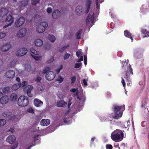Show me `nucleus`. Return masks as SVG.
<instances>
[{"mask_svg":"<svg viewBox=\"0 0 149 149\" xmlns=\"http://www.w3.org/2000/svg\"><path fill=\"white\" fill-rule=\"evenodd\" d=\"M111 137L113 141L119 142L123 139L124 134L121 130L117 129L112 132Z\"/></svg>","mask_w":149,"mask_h":149,"instance_id":"f257e3e1","label":"nucleus"},{"mask_svg":"<svg viewBox=\"0 0 149 149\" xmlns=\"http://www.w3.org/2000/svg\"><path fill=\"white\" fill-rule=\"evenodd\" d=\"M112 108L114 110V115L113 118L116 119H118L121 118L123 112L125 109L124 105L122 106L114 105Z\"/></svg>","mask_w":149,"mask_h":149,"instance_id":"f03ea898","label":"nucleus"},{"mask_svg":"<svg viewBox=\"0 0 149 149\" xmlns=\"http://www.w3.org/2000/svg\"><path fill=\"white\" fill-rule=\"evenodd\" d=\"M49 67H46L43 70L42 73L43 74H45L46 73L45 76L46 79L49 81H51L56 76V74L53 71H49Z\"/></svg>","mask_w":149,"mask_h":149,"instance_id":"7ed1b4c3","label":"nucleus"},{"mask_svg":"<svg viewBox=\"0 0 149 149\" xmlns=\"http://www.w3.org/2000/svg\"><path fill=\"white\" fill-rule=\"evenodd\" d=\"M29 104L28 97L24 95L20 96L17 100V104L20 107H25Z\"/></svg>","mask_w":149,"mask_h":149,"instance_id":"20e7f679","label":"nucleus"},{"mask_svg":"<svg viewBox=\"0 0 149 149\" xmlns=\"http://www.w3.org/2000/svg\"><path fill=\"white\" fill-rule=\"evenodd\" d=\"M132 69L130 64L127 66V70L126 73L125 74L124 78L127 80L128 83H127V86H129L130 85L131 81L130 80V75H133Z\"/></svg>","mask_w":149,"mask_h":149,"instance_id":"39448f33","label":"nucleus"},{"mask_svg":"<svg viewBox=\"0 0 149 149\" xmlns=\"http://www.w3.org/2000/svg\"><path fill=\"white\" fill-rule=\"evenodd\" d=\"M48 26V23L47 22L44 21L40 22L37 28V32L39 33L43 32Z\"/></svg>","mask_w":149,"mask_h":149,"instance_id":"423d86ee","label":"nucleus"},{"mask_svg":"<svg viewBox=\"0 0 149 149\" xmlns=\"http://www.w3.org/2000/svg\"><path fill=\"white\" fill-rule=\"evenodd\" d=\"M25 22V18L23 17H21L18 18L15 22V26L19 28L24 24Z\"/></svg>","mask_w":149,"mask_h":149,"instance_id":"0eeeda50","label":"nucleus"},{"mask_svg":"<svg viewBox=\"0 0 149 149\" xmlns=\"http://www.w3.org/2000/svg\"><path fill=\"white\" fill-rule=\"evenodd\" d=\"M134 57L136 58H139L143 57V51L141 49H136L134 51Z\"/></svg>","mask_w":149,"mask_h":149,"instance_id":"6e6552de","label":"nucleus"},{"mask_svg":"<svg viewBox=\"0 0 149 149\" xmlns=\"http://www.w3.org/2000/svg\"><path fill=\"white\" fill-rule=\"evenodd\" d=\"M33 88V87L31 85H28L24 87V91L25 93H27L28 95L30 97H32V95L31 93V91Z\"/></svg>","mask_w":149,"mask_h":149,"instance_id":"1a4fd4ad","label":"nucleus"},{"mask_svg":"<svg viewBox=\"0 0 149 149\" xmlns=\"http://www.w3.org/2000/svg\"><path fill=\"white\" fill-rule=\"evenodd\" d=\"M27 52V50L26 48H21L17 50L16 54L18 56H21L25 55Z\"/></svg>","mask_w":149,"mask_h":149,"instance_id":"9d476101","label":"nucleus"},{"mask_svg":"<svg viewBox=\"0 0 149 149\" xmlns=\"http://www.w3.org/2000/svg\"><path fill=\"white\" fill-rule=\"evenodd\" d=\"M26 30L25 28H22L20 29L17 33L18 36L22 38L26 35Z\"/></svg>","mask_w":149,"mask_h":149,"instance_id":"9b49d317","label":"nucleus"},{"mask_svg":"<svg viewBox=\"0 0 149 149\" xmlns=\"http://www.w3.org/2000/svg\"><path fill=\"white\" fill-rule=\"evenodd\" d=\"M15 73L13 70H10L7 72L5 74V76L8 78L13 77L15 76Z\"/></svg>","mask_w":149,"mask_h":149,"instance_id":"f8f14e48","label":"nucleus"},{"mask_svg":"<svg viewBox=\"0 0 149 149\" xmlns=\"http://www.w3.org/2000/svg\"><path fill=\"white\" fill-rule=\"evenodd\" d=\"M16 140V137L14 135H10L6 139V141L12 144L14 143Z\"/></svg>","mask_w":149,"mask_h":149,"instance_id":"ddd939ff","label":"nucleus"},{"mask_svg":"<svg viewBox=\"0 0 149 149\" xmlns=\"http://www.w3.org/2000/svg\"><path fill=\"white\" fill-rule=\"evenodd\" d=\"M9 100V97L8 95H4L0 99V103L4 104L7 103Z\"/></svg>","mask_w":149,"mask_h":149,"instance_id":"4468645a","label":"nucleus"},{"mask_svg":"<svg viewBox=\"0 0 149 149\" xmlns=\"http://www.w3.org/2000/svg\"><path fill=\"white\" fill-rule=\"evenodd\" d=\"M11 47L10 45L6 44L1 47V49L3 52H6Z\"/></svg>","mask_w":149,"mask_h":149,"instance_id":"2eb2a0df","label":"nucleus"},{"mask_svg":"<svg viewBox=\"0 0 149 149\" xmlns=\"http://www.w3.org/2000/svg\"><path fill=\"white\" fill-rule=\"evenodd\" d=\"M61 15V12L58 10H55L52 13V17L54 19L59 17Z\"/></svg>","mask_w":149,"mask_h":149,"instance_id":"dca6fc26","label":"nucleus"},{"mask_svg":"<svg viewBox=\"0 0 149 149\" xmlns=\"http://www.w3.org/2000/svg\"><path fill=\"white\" fill-rule=\"evenodd\" d=\"M40 124L42 126H47L50 124V120L49 119H42L40 121Z\"/></svg>","mask_w":149,"mask_h":149,"instance_id":"f3484780","label":"nucleus"},{"mask_svg":"<svg viewBox=\"0 0 149 149\" xmlns=\"http://www.w3.org/2000/svg\"><path fill=\"white\" fill-rule=\"evenodd\" d=\"M91 3L92 0H87L86 3V10L85 12L86 13H88L89 12Z\"/></svg>","mask_w":149,"mask_h":149,"instance_id":"a211bd4d","label":"nucleus"},{"mask_svg":"<svg viewBox=\"0 0 149 149\" xmlns=\"http://www.w3.org/2000/svg\"><path fill=\"white\" fill-rule=\"evenodd\" d=\"M34 102L35 105L37 107H39L43 104V102L42 101L36 98L34 100Z\"/></svg>","mask_w":149,"mask_h":149,"instance_id":"6ab92c4d","label":"nucleus"},{"mask_svg":"<svg viewBox=\"0 0 149 149\" xmlns=\"http://www.w3.org/2000/svg\"><path fill=\"white\" fill-rule=\"evenodd\" d=\"M124 35L126 37L130 39L132 41L133 38L132 36V34L130 32L127 30H125L124 31Z\"/></svg>","mask_w":149,"mask_h":149,"instance_id":"aec40b11","label":"nucleus"},{"mask_svg":"<svg viewBox=\"0 0 149 149\" xmlns=\"http://www.w3.org/2000/svg\"><path fill=\"white\" fill-rule=\"evenodd\" d=\"M83 10V7L81 6H78L76 8V13L79 15L81 14Z\"/></svg>","mask_w":149,"mask_h":149,"instance_id":"412c9836","label":"nucleus"},{"mask_svg":"<svg viewBox=\"0 0 149 149\" xmlns=\"http://www.w3.org/2000/svg\"><path fill=\"white\" fill-rule=\"evenodd\" d=\"M17 97V95L15 93H13L10 95L9 100L11 101H16Z\"/></svg>","mask_w":149,"mask_h":149,"instance_id":"4be33fe9","label":"nucleus"},{"mask_svg":"<svg viewBox=\"0 0 149 149\" xmlns=\"http://www.w3.org/2000/svg\"><path fill=\"white\" fill-rule=\"evenodd\" d=\"M34 43L36 46L40 47L42 45L43 42L41 40L38 39L35 40L34 42Z\"/></svg>","mask_w":149,"mask_h":149,"instance_id":"5701e85b","label":"nucleus"},{"mask_svg":"<svg viewBox=\"0 0 149 149\" xmlns=\"http://www.w3.org/2000/svg\"><path fill=\"white\" fill-rule=\"evenodd\" d=\"M82 31V29H79L76 33L75 36L77 39H81V35Z\"/></svg>","mask_w":149,"mask_h":149,"instance_id":"b1692460","label":"nucleus"},{"mask_svg":"<svg viewBox=\"0 0 149 149\" xmlns=\"http://www.w3.org/2000/svg\"><path fill=\"white\" fill-rule=\"evenodd\" d=\"M141 32L143 34L144 37H148L149 36V30L147 31V30L143 29L142 30Z\"/></svg>","mask_w":149,"mask_h":149,"instance_id":"393cba45","label":"nucleus"},{"mask_svg":"<svg viewBox=\"0 0 149 149\" xmlns=\"http://www.w3.org/2000/svg\"><path fill=\"white\" fill-rule=\"evenodd\" d=\"M66 103H67L65 102L63 100H62L57 103V106L58 107H63Z\"/></svg>","mask_w":149,"mask_h":149,"instance_id":"a878e982","label":"nucleus"},{"mask_svg":"<svg viewBox=\"0 0 149 149\" xmlns=\"http://www.w3.org/2000/svg\"><path fill=\"white\" fill-rule=\"evenodd\" d=\"M47 38L52 42H54L56 40L55 37L53 35H49Z\"/></svg>","mask_w":149,"mask_h":149,"instance_id":"bb28decb","label":"nucleus"},{"mask_svg":"<svg viewBox=\"0 0 149 149\" xmlns=\"http://www.w3.org/2000/svg\"><path fill=\"white\" fill-rule=\"evenodd\" d=\"M11 115V112H9L8 111H4L2 114L3 116L4 117H7Z\"/></svg>","mask_w":149,"mask_h":149,"instance_id":"cd10ccee","label":"nucleus"},{"mask_svg":"<svg viewBox=\"0 0 149 149\" xmlns=\"http://www.w3.org/2000/svg\"><path fill=\"white\" fill-rule=\"evenodd\" d=\"M1 88V89L2 91V93H3L4 95L8 93L10 89V88L8 87H6L3 88Z\"/></svg>","mask_w":149,"mask_h":149,"instance_id":"c85d7f7f","label":"nucleus"},{"mask_svg":"<svg viewBox=\"0 0 149 149\" xmlns=\"http://www.w3.org/2000/svg\"><path fill=\"white\" fill-rule=\"evenodd\" d=\"M44 85L43 84H38L37 86L38 90L39 91H42L44 89Z\"/></svg>","mask_w":149,"mask_h":149,"instance_id":"c756f323","label":"nucleus"},{"mask_svg":"<svg viewBox=\"0 0 149 149\" xmlns=\"http://www.w3.org/2000/svg\"><path fill=\"white\" fill-rule=\"evenodd\" d=\"M20 87L19 85V83L18 84H15L12 86V89L13 91H16Z\"/></svg>","mask_w":149,"mask_h":149,"instance_id":"7c9ffc66","label":"nucleus"},{"mask_svg":"<svg viewBox=\"0 0 149 149\" xmlns=\"http://www.w3.org/2000/svg\"><path fill=\"white\" fill-rule=\"evenodd\" d=\"M30 51L32 53L36 55H38L39 54V52L36 51L33 47H31L30 48Z\"/></svg>","mask_w":149,"mask_h":149,"instance_id":"2f4dec72","label":"nucleus"},{"mask_svg":"<svg viewBox=\"0 0 149 149\" xmlns=\"http://www.w3.org/2000/svg\"><path fill=\"white\" fill-rule=\"evenodd\" d=\"M69 47V45L68 44L67 45L59 49V51L61 53L63 52L65 49Z\"/></svg>","mask_w":149,"mask_h":149,"instance_id":"473e14b6","label":"nucleus"},{"mask_svg":"<svg viewBox=\"0 0 149 149\" xmlns=\"http://www.w3.org/2000/svg\"><path fill=\"white\" fill-rule=\"evenodd\" d=\"M34 20L35 22H39L41 20V17L39 15H36L35 17Z\"/></svg>","mask_w":149,"mask_h":149,"instance_id":"72a5a7b5","label":"nucleus"},{"mask_svg":"<svg viewBox=\"0 0 149 149\" xmlns=\"http://www.w3.org/2000/svg\"><path fill=\"white\" fill-rule=\"evenodd\" d=\"M12 20H13V19L12 16L10 15H8L6 19V21L8 22H9L10 21L11 22Z\"/></svg>","mask_w":149,"mask_h":149,"instance_id":"f704fd0d","label":"nucleus"},{"mask_svg":"<svg viewBox=\"0 0 149 149\" xmlns=\"http://www.w3.org/2000/svg\"><path fill=\"white\" fill-rule=\"evenodd\" d=\"M70 56V54H69L67 52L65 53L63 56L64 59L65 60L68 59Z\"/></svg>","mask_w":149,"mask_h":149,"instance_id":"c9c22d12","label":"nucleus"},{"mask_svg":"<svg viewBox=\"0 0 149 149\" xmlns=\"http://www.w3.org/2000/svg\"><path fill=\"white\" fill-rule=\"evenodd\" d=\"M6 121L4 119H0V127L3 126L6 123Z\"/></svg>","mask_w":149,"mask_h":149,"instance_id":"e433bc0d","label":"nucleus"},{"mask_svg":"<svg viewBox=\"0 0 149 149\" xmlns=\"http://www.w3.org/2000/svg\"><path fill=\"white\" fill-rule=\"evenodd\" d=\"M40 0H31V3L32 5L36 6V5L39 3Z\"/></svg>","mask_w":149,"mask_h":149,"instance_id":"4c0bfd02","label":"nucleus"},{"mask_svg":"<svg viewBox=\"0 0 149 149\" xmlns=\"http://www.w3.org/2000/svg\"><path fill=\"white\" fill-rule=\"evenodd\" d=\"M31 56L33 58L35 59L36 61H39L41 60V59L42 57L41 56H34L33 55H31Z\"/></svg>","mask_w":149,"mask_h":149,"instance_id":"58836bf2","label":"nucleus"},{"mask_svg":"<svg viewBox=\"0 0 149 149\" xmlns=\"http://www.w3.org/2000/svg\"><path fill=\"white\" fill-rule=\"evenodd\" d=\"M88 16H90L89 19L91 23H93L94 21V15L93 13L92 15H89Z\"/></svg>","mask_w":149,"mask_h":149,"instance_id":"ea45409f","label":"nucleus"},{"mask_svg":"<svg viewBox=\"0 0 149 149\" xmlns=\"http://www.w3.org/2000/svg\"><path fill=\"white\" fill-rule=\"evenodd\" d=\"M28 84V82L26 81H24L22 82V84L21 83H19V85H20V87H23L24 86Z\"/></svg>","mask_w":149,"mask_h":149,"instance_id":"a19ab883","label":"nucleus"},{"mask_svg":"<svg viewBox=\"0 0 149 149\" xmlns=\"http://www.w3.org/2000/svg\"><path fill=\"white\" fill-rule=\"evenodd\" d=\"M31 67L29 64H27L25 65V69L28 71L29 72L31 70Z\"/></svg>","mask_w":149,"mask_h":149,"instance_id":"79ce46f5","label":"nucleus"},{"mask_svg":"<svg viewBox=\"0 0 149 149\" xmlns=\"http://www.w3.org/2000/svg\"><path fill=\"white\" fill-rule=\"evenodd\" d=\"M122 69L123 70H125V68L127 66V63L125 61L122 62Z\"/></svg>","mask_w":149,"mask_h":149,"instance_id":"37998d69","label":"nucleus"},{"mask_svg":"<svg viewBox=\"0 0 149 149\" xmlns=\"http://www.w3.org/2000/svg\"><path fill=\"white\" fill-rule=\"evenodd\" d=\"M76 77L75 76H72L71 77V84H73L76 81Z\"/></svg>","mask_w":149,"mask_h":149,"instance_id":"c03bdc74","label":"nucleus"},{"mask_svg":"<svg viewBox=\"0 0 149 149\" xmlns=\"http://www.w3.org/2000/svg\"><path fill=\"white\" fill-rule=\"evenodd\" d=\"M63 68V65H61L60 67L57 68L56 70V72L57 74H58L60 71V70L62 69Z\"/></svg>","mask_w":149,"mask_h":149,"instance_id":"a18cd8bd","label":"nucleus"},{"mask_svg":"<svg viewBox=\"0 0 149 149\" xmlns=\"http://www.w3.org/2000/svg\"><path fill=\"white\" fill-rule=\"evenodd\" d=\"M82 65V64L81 63H76L74 65V68H79Z\"/></svg>","mask_w":149,"mask_h":149,"instance_id":"49530a36","label":"nucleus"},{"mask_svg":"<svg viewBox=\"0 0 149 149\" xmlns=\"http://www.w3.org/2000/svg\"><path fill=\"white\" fill-rule=\"evenodd\" d=\"M6 36V34L4 33L0 32V39L3 38Z\"/></svg>","mask_w":149,"mask_h":149,"instance_id":"de8ad7c7","label":"nucleus"},{"mask_svg":"<svg viewBox=\"0 0 149 149\" xmlns=\"http://www.w3.org/2000/svg\"><path fill=\"white\" fill-rule=\"evenodd\" d=\"M34 110L31 108H30L28 109L26 111L27 112L29 113H33L34 112Z\"/></svg>","mask_w":149,"mask_h":149,"instance_id":"09e8293b","label":"nucleus"},{"mask_svg":"<svg viewBox=\"0 0 149 149\" xmlns=\"http://www.w3.org/2000/svg\"><path fill=\"white\" fill-rule=\"evenodd\" d=\"M84 62L85 65L86 66L87 64V56L86 55L84 56Z\"/></svg>","mask_w":149,"mask_h":149,"instance_id":"8fccbe9b","label":"nucleus"},{"mask_svg":"<svg viewBox=\"0 0 149 149\" xmlns=\"http://www.w3.org/2000/svg\"><path fill=\"white\" fill-rule=\"evenodd\" d=\"M63 78L61 76H59L58 78L57 81H59V83H61L63 81Z\"/></svg>","mask_w":149,"mask_h":149,"instance_id":"3c124183","label":"nucleus"},{"mask_svg":"<svg viewBox=\"0 0 149 149\" xmlns=\"http://www.w3.org/2000/svg\"><path fill=\"white\" fill-rule=\"evenodd\" d=\"M14 20H12L11 22L8 24L7 25H6L3 26V28H5L8 27V26H10L14 22Z\"/></svg>","mask_w":149,"mask_h":149,"instance_id":"603ef678","label":"nucleus"},{"mask_svg":"<svg viewBox=\"0 0 149 149\" xmlns=\"http://www.w3.org/2000/svg\"><path fill=\"white\" fill-rule=\"evenodd\" d=\"M107 149H112L113 148L111 144H107L106 146Z\"/></svg>","mask_w":149,"mask_h":149,"instance_id":"864d4df0","label":"nucleus"},{"mask_svg":"<svg viewBox=\"0 0 149 149\" xmlns=\"http://www.w3.org/2000/svg\"><path fill=\"white\" fill-rule=\"evenodd\" d=\"M54 60V57H52L51 58L49 59L48 60L47 62L48 63H51L53 62Z\"/></svg>","mask_w":149,"mask_h":149,"instance_id":"5fc2aeb1","label":"nucleus"},{"mask_svg":"<svg viewBox=\"0 0 149 149\" xmlns=\"http://www.w3.org/2000/svg\"><path fill=\"white\" fill-rule=\"evenodd\" d=\"M18 145V143H15L14 145L12 146L11 147V149H15V148L17 147Z\"/></svg>","mask_w":149,"mask_h":149,"instance_id":"6e6d98bb","label":"nucleus"},{"mask_svg":"<svg viewBox=\"0 0 149 149\" xmlns=\"http://www.w3.org/2000/svg\"><path fill=\"white\" fill-rule=\"evenodd\" d=\"M77 98H78L80 100H82L83 101H85L86 100V97L84 96H81L80 98L79 96H78Z\"/></svg>","mask_w":149,"mask_h":149,"instance_id":"4d7b16f0","label":"nucleus"},{"mask_svg":"<svg viewBox=\"0 0 149 149\" xmlns=\"http://www.w3.org/2000/svg\"><path fill=\"white\" fill-rule=\"evenodd\" d=\"M76 54L77 57L79 58L81 57V56H82V54L80 52H76Z\"/></svg>","mask_w":149,"mask_h":149,"instance_id":"13d9d810","label":"nucleus"},{"mask_svg":"<svg viewBox=\"0 0 149 149\" xmlns=\"http://www.w3.org/2000/svg\"><path fill=\"white\" fill-rule=\"evenodd\" d=\"M47 11L48 13H50L52 11V9L50 7H48L47 9Z\"/></svg>","mask_w":149,"mask_h":149,"instance_id":"bf43d9fd","label":"nucleus"},{"mask_svg":"<svg viewBox=\"0 0 149 149\" xmlns=\"http://www.w3.org/2000/svg\"><path fill=\"white\" fill-rule=\"evenodd\" d=\"M39 136V135H37L33 137V139L34 142H35L36 140L38 139Z\"/></svg>","mask_w":149,"mask_h":149,"instance_id":"052dcab7","label":"nucleus"},{"mask_svg":"<svg viewBox=\"0 0 149 149\" xmlns=\"http://www.w3.org/2000/svg\"><path fill=\"white\" fill-rule=\"evenodd\" d=\"M121 79H122L121 82L122 83L123 86L125 88V81L123 79V77H122Z\"/></svg>","mask_w":149,"mask_h":149,"instance_id":"680f3d73","label":"nucleus"},{"mask_svg":"<svg viewBox=\"0 0 149 149\" xmlns=\"http://www.w3.org/2000/svg\"><path fill=\"white\" fill-rule=\"evenodd\" d=\"M89 17L90 16H88L86 20V23L87 24H89L90 22H91L89 19Z\"/></svg>","mask_w":149,"mask_h":149,"instance_id":"e2e57ef3","label":"nucleus"},{"mask_svg":"<svg viewBox=\"0 0 149 149\" xmlns=\"http://www.w3.org/2000/svg\"><path fill=\"white\" fill-rule=\"evenodd\" d=\"M83 84H82L84 86H87V82L85 79H84L83 80Z\"/></svg>","mask_w":149,"mask_h":149,"instance_id":"0e129e2a","label":"nucleus"},{"mask_svg":"<svg viewBox=\"0 0 149 149\" xmlns=\"http://www.w3.org/2000/svg\"><path fill=\"white\" fill-rule=\"evenodd\" d=\"M96 8L97 9H100V4L99 3V2H96Z\"/></svg>","mask_w":149,"mask_h":149,"instance_id":"69168bd1","label":"nucleus"},{"mask_svg":"<svg viewBox=\"0 0 149 149\" xmlns=\"http://www.w3.org/2000/svg\"><path fill=\"white\" fill-rule=\"evenodd\" d=\"M41 78L39 76L36 79V81L38 82H40Z\"/></svg>","mask_w":149,"mask_h":149,"instance_id":"338daca9","label":"nucleus"},{"mask_svg":"<svg viewBox=\"0 0 149 149\" xmlns=\"http://www.w3.org/2000/svg\"><path fill=\"white\" fill-rule=\"evenodd\" d=\"M22 3L23 7H26L28 3V1H24L23 3Z\"/></svg>","mask_w":149,"mask_h":149,"instance_id":"774afa93","label":"nucleus"}]
</instances>
